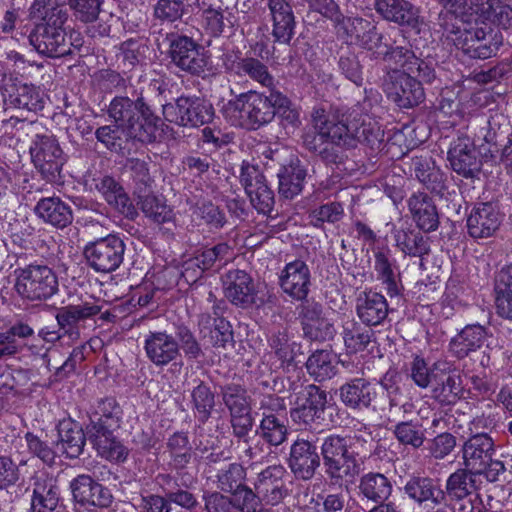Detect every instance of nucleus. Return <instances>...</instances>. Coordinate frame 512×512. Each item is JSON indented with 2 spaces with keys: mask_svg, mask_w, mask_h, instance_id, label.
<instances>
[{
  "mask_svg": "<svg viewBox=\"0 0 512 512\" xmlns=\"http://www.w3.org/2000/svg\"><path fill=\"white\" fill-rule=\"evenodd\" d=\"M311 118L314 132L304 135V145L328 164L342 161V149L356 148L358 143L374 148L383 138L379 123L359 109L340 114L321 105L313 108Z\"/></svg>",
  "mask_w": 512,
  "mask_h": 512,
  "instance_id": "1",
  "label": "nucleus"
},
{
  "mask_svg": "<svg viewBox=\"0 0 512 512\" xmlns=\"http://www.w3.org/2000/svg\"><path fill=\"white\" fill-rule=\"evenodd\" d=\"M114 123L138 136V142L152 143L157 138L160 119L155 116L142 96H115L108 107Z\"/></svg>",
  "mask_w": 512,
  "mask_h": 512,
  "instance_id": "2",
  "label": "nucleus"
},
{
  "mask_svg": "<svg viewBox=\"0 0 512 512\" xmlns=\"http://www.w3.org/2000/svg\"><path fill=\"white\" fill-rule=\"evenodd\" d=\"M331 409L327 391L317 385L308 384L295 393L290 417L295 424L312 428L315 425H325L326 414Z\"/></svg>",
  "mask_w": 512,
  "mask_h": 512,
  "instance_id": "3",
  "label": "nucleus"
},
{
  "mask_svg": "<svg viewBox=\"0 0 512 512\" xmlns=\"http://www.w3.org/2000/svg\"><path fill=\"white\" fill-rule=\"evenodd\" d=\"M55 19L47 23H35L33 30L29 35V42L35 50L47 57L61 58L73 54L75 49H79L80 44H74L71 36L68 38L64 29L68 17L58 14Z\"/></svg>",
  "mask_w": 512,
  "mask_h": 512,
  "instance_id": "4",
  "label": "nucleus"
},
{
  "mask_svg": "<svg viewBox=\"0 0 512 512\" xmlns=\"http://www.w3.org/2000/svg\"><path fill=\"white\" fill-rule=\"evenodd\" d=\"M169 54L171 61L182 71L204 77L208 72L209 58L204 49L191 37L169 34Z\"/></svg>",
  "mask_w": 512,
  "mask_h": 512,
  "instance_id": "5",
  "label": "nucleus"
},
{
  "mask_svg": "<svg viewBox=\"0 0 512 512\" xmlns=\"http://www.w3.org/2000/svg\"><path fill=\"white\" fill-rule=\"evenodd\" d=\"M320 450V458L323 460L325 474L329 479L339 482L358 474V469L352 462V456L349 455L344 436L328 435L323 439Z\"/></svg>",
  "mask_w": 512,
  "mask_h": 512,
  "instance_id": "6",
  "label": "nucleus"
},
{
  "mask_svg": "<svg viewBox=\"0 0 512 512\" xmlns=\"http://www.w3.org/2000/svg\"><path fill=\"white\" fill-rule=\"evenodd\" d=\"M121 424L108 421L104 423L101 418L90 417L86 425L87 439L97 451V454L112 462H124L129 454L128 449L114 435V432L120 428Z\"/></svg>",
  "mask_w": 512,
  "mask_h": 512,
  "instance_id": "7",
  "label": "nucleus"
},
{
  "mask_svg": "<svg viewBox=\"0 0 512 512\" xmlns=\"http://www.w3.org/2000/svg\"><path fill=\"white\" fill-rule=\"evenodd\" d=\"M30 154L35 168L43 179L52 183L60 179L65 158L57 139L53 135L37 134L30 146Z\"/></svg>",
  "mask_w": 512,
  "mask_h": 512,
  "instance_id": "8",
  "label": "nucleus"
},
{
  "mask_svg": "<svg viewBox=\"0 0 512 512\" xmlns=\"http://www.w3.org/2000/svg\"><path fill=\"white\" fill-rule=\"evenodd\" d=\"M213 115L212 105L196 96H181L175 103L163 105L164 118L179 126H202L210 122Z\"/></svg>",
  "mask_w": 512,
  "mask_h": 512,
  "instance_id": "9",
  "label": "nucleus"
},
{
  "mask_svg": "<svg viewBox=\"0 0 512 512\" xmlns=\"http://www.w3.org/2000/svg\"><path fill=\"white\" fill-rule=\"evenodd\" d=\"M17 292L29 300H46L58 290V280L46 265H29L21 270L15 284Z\"/></svg>",
  "mask_w": 512,
  "mask_h": 512,
  "instance_id": "10",
  "label": "nucleus"
},
{
  "mask_svg": "<svg viewBox=\"0 0 512 512\" xmlns=\"http://www.w3.org/2000/svg\"><path fill=\"white\" fill-rule=\"evenodd\" d=\"M422 83V80L404 71L390 69L384 77L383 89L398 107L411 108L424 100Z\"/></svg>",
  "mask_w": 512,
  "mask_h": 512,
  "instance_id": "11",
  "label": "nucleus"
},
{
  "mask_svg": "<svg viewBox=\"0 0 512 512\" xmlns=\"http://www.w3.org/2000/svg\"><path fill=\"white\" fill-rule=\"evenodd\" d=\"M125 245L116 235H108L88 244L84 254L88 265L96 272L110 273L119 268L123 262Z\"/></svg>",
  "mask_w": 512,
  "mask_h": 512,
  "instance_id": "12",
  "label": "nucleus"
},
{
  "mask_svg": "<svg viewBox=\"0 0 512 512\" xmlns=\"http://www.w3.org/2000/svg\"><path fill=\"white\" fill-rule=\"evenodd\" d=\"M453 41L455 46L469 57L488 59L496 55L502 45V36L492 29H463L455 32Z\"/></svg>",
  "mask_w": 512,
  "mask_h": 512,
  "instance_id": "13",
  "label": "nucleus"
},
{
  "mask_svg": "<svg viewBox=\"0 0 512 512\" xmlns=\"http://www.w3.org/2000/svg\"><path fill=\"white\" fill-rule=\"evenodd\" d=\"M403 495L420 509L442 507L440 479L425 474H411L401 488Z\"/></svg>",
  "mask_w": 512,
  "mask_h": 512,
  "instance_id": "14",
  "label": "nucleus"
},
{
  "mask_svg": "<svg viewBox=\"0 0 512 512\" xmlns=\"http://www.w3.org/2000/svg\"><path fill=\"white\" fill-rule=\"evenodd\" d=\"M321 458L316 442L298 437L290 446L288 467L298 480H311L320 468Z\"/></svg>",
  "mask_w": 512,
  "mask_h": 512,
  "instance_id": "15",
  "label": "nucleus"
},
{
  "mask_svg": "<svg viewBox=\"0 0 512 512\" xmlns=\"http://www.w3.org/2000/svg\"><path fill=\"white\" fill-rule=\"evenodd\" d=\"M239 178L255 209L263 214L270 212L274 204V194L260 168L244 161Z\"/></svg>",
  "mask_w": 512,
  "mask_h": 512,
  "instance_id": "16",
  "label": "nucleus"
},
{
  "mask_svg": "<svg viewBox=\"0 0 512 512\" xmlns=\"http://www.w3.org/2000/svg\"><path fill=\"white\" fill-rule=\"evenodd\" d=\"M269 94L249 90L250 116L252 121V130L270 123L277 112L285 111L289 108L290 100L276 89H268Z\"/></svg>",
  "mask_w": 512,
  "mask_h": 512,
  "instance_id": "17",
  "label": "nucleus"
},
{
  "mask_svg": "<svg viewBox=\"0 0 512 512\" xmlns=\"http://www.w3.org/2000/svg\"><path fill=\"white\" fill-rule=\"evenodd\" d=\"M224 295L231 304L242 309L259 307L264 303L258 296L253 278L244 270H232L226 274Z\"/></svg>",
  "mask_w": 512,
  "mask_h": 512,
  "instance_id": "18",
  "label": "nucleus"
},
{
  "mask_svg": "<svg viewBox=\"0 0 512 512\" xmlns=\"http://www.w3.org/2000/svg\"><path fill=\"white\" fill-rule=\"evenodd\" d=\"M299 319L303 335L310 341H329L336 335L334 324L325 317L323 306L316 301L306 300L301 304Z\"/></svg>",
  "mask_w": 512,
  "mask_h": 512,
  "instance_id": "19",
  "label": "nucleus"
},
{
  "mask_svg": "<svg viewBox=\"0 0 512 512\" xmlns=\"http://www.w3.org/2000/svg\"><path fill=\"white\" fill-rule=\"evenodd\" d=\"M479 474L463 467L451 473L443 486L440 482V498L442 507L454 509L455 504L460 503L474 492L480 485L478 484Z\"/></svg>",
  "mask_w": 512,
  "mask_h": 512,
  "instance_id": "20",
  "label": "nucleus"
},
{
  "mask_svg": "<svg viewBox=\"0 0 512 512\" xmlns=\"http://www.w3.org/2000/svg\"><path fill=\"white\" fill-rule=\"evenodd\" d=\"M143 348L147 359L157 368H164L181 356L177 339L166 331H149Z\"/></svg>",
  "mask_w": 512,
  "mask_h": 512,
  "instance_id": "21",
  "label": "nucleus"
},
{
  "mask_svg": "<svg viewBox=\"0 0 512 512\" xmlns=\"http://www.w3.org/2000/svg\"><path fill=\"white\" fill-rule=\"evenodd\" d=\"M384 60L395 65L393 69H399L409 75H413L424 83H432L436 78L432 64L418 58L408 47L393 46L383 53Z\"/></svg>",
  "mask_w": 512,
  "mask_h": 512,
  "instance_id": "22",
  "label": "nucleus"
},
{
  "mask_svg": "<svg viewBox=\"0 0 512 512\" xmlns=\"http://www.w3.org/2000/svg\"><path fill=\"white\" fill-rule=\"evenodd\" d=\"M70 489L74 501L85 508H108L113 502L110 489L87 474H81L72 479Z\"/></svg>",
  "mask_w": 512,
  "mask_h": 512,
  "instance_id": "23",
  "label": "nucleus"
},
{
  "mask_svg": "<svg viewBox=\"0 0 512 512\" xmlns=\"http://www.w3.org/2000/svg\"><path fill=\"white\" fill-rule=\"evenodd\" d=\"M461 452L463 466L479 474L496 453L495 441L487 432L475 431L464 441Z\"/></svg>",
  "mask_w": 512,
  "mask_h": 512,
  "instance_id": "24",
  "label": "nucleus"
},
{
  "mask_svg": "<svg viewBox=\"0 0 512 512\" xmlns=\"http://www.w3.org/2000/svg\"><path fill=\"white\" fill-rule=\"evenodd\" d=\"M278 284L290 298L305 302L311 285L308 265L299 259L286 263L279 275Z\"/></svg>",
  "mask_w": 512,
  "mask_h": 512,
  "instance_id": "25",
  "label": "nucleus"
},
{
  "mask_svg": "<svg viewBox=\"0 0 512 512\" xmlns=\"http://www.w3.org/2000/svg\"><path fill=\"white\" fill-rule=\"evenodd\" d=\"M286 477L287 471L283 465L268 466L258 474L254 483L255 491L266 504L277 505L289 493Z\"/></svg>",
  "mask_w": 512,
  "mask_h": 512,
  "instance_id": "26",
  "label": "nucleus"
},
{
  "mask_svg": "<svg viewBox=\"0 0 512 512\" xmlns=\"http://www.w3.org/2000/svg\"><path fill=\"white\" fill-rule=\"evenodd\" d=\"M100 311L101 306L91 302H83L77 305H67L58 308L55 319L59 331L71 339H78L81 323L93 318Z\"/></svg>",
  "mask_w": 512,
  "mask_h": 512,
  "instance_id": "27",
  "label": "nucleus"
},
{
  "mask_svg": "<svg viewBox=\"0 0 512 512\" xmlns=\"http://www.w3.org/2000/svg\"><path fill=\"white\" fill-rule=\"evenodd\" d=\"M104 0H67L75 19L90 24L87 33L92 38L105 37L110 33V25L99 18Z\"/></svg>",
  "mask_w": 512,
  "mask_h": 512,
  "instance_id": "28",
  "label": "nucleus"
},
{
  "mask_svg": "<svg viewBox=\"0 0 512 512\" xmlns=\"http://www.w3.org/2000/svg\"><path fill=\"white\" fill-rule=\"evenodd\" d=\"M375 11L386 21L399 26L416 28L420 11L408 0H374Z\"/></svg>",
  "mask_w": 512,
  "mask_h": 512,
  "instance_id": "29",
  "label": "nucleus"
},
{
  "mask_svg": "<svg viewBox=\"0 0 512 512\" xmlns=\"http://www.w3.org/2000/svg\"><path fill=\"white\" fill-rule=\"evenodd\" d=\"M489 336L488 329L478 323L468 324L450 339L448 350L462 360L478 351Z\"/></svg>",
  "mask_w": 512,
  "mask_h": 512,
  "instance_id": "30",
  "label": "nucleus"
},
{
  "mask_svg": "<svg viewBox=\"0 0 512 512\" xmlns=\"http://www.w3.org/2000/svg\"><path fill=\"white\" fill-rule=\"evenodd\" d=\"M388 311L386 298L378 292L364 291L356 299V314L365 326L382 324L388 316Z\"/></svg>",
  "mask_w": 512,
  "mask_h": 512,
  "instance_id": "31",
  "label": "nucleus"
},
{
  "mask_svg": "<svg viewBox=\"0 0 512 512\" xmlns=\"http://www.w3.org/2000/svg\"><path fill=\"white\" fill-rule=\"evenodd\" d=\"M339 398L347 408L362 411L371 408L376 391L367 379L353 378L340 386Z\"/></svg>",
  "mask_w": 512,
  "mask_h": 512,
  "instance_id": "32",
  "label": "nucleus"
},
{
  "mask_svg": "<svg viewBox=\"0 0 512 512\" xmlns=\"http://www.w3.org/2000/svg\"><path fill=\"white\" fill-rule=\"evenodd\" d=\"M392 479L380 472H368L359 478L357 494L371 503L390 502L393 493Z\"/></svg>",
  "mask_w": 512,
  "mask_h": 512,
  "instance_id": "33",
  "label": "nucleus"
},
{
  "mask_svg": "<svg viewBox=\"0 0 512 512\" xmlns=\"http://www.w3.org/2000/svg\"><path fill=\"white\" fill-rule=\"evenodd\" d=\"M277 177L279 180V194L286 199H293L300 194L303 189L306 169L302 166L297 156L290 155V157L281 164L277 172Z\"/></svg>",
  "mask_w": 512,
  "mask_h": 512,
  "instance_id": "34",
  "label": "nucleus"
},
{
  "mask_svg": "<svg viewBox=\"0 0 512 512\" xmlns=\"http://www.w3.org/2000/svg\"><path fill=\"white\" fill-rule=\"evenodd\" d=\"M97 191L107 203L113 206L126 219L135 220L138 212L123 187L111 176H104L95 184Z\"/></svg>",
  "mask_w": 512,
  "mask_h": 512,
  "instance_id": "35",
  "label": "nucleus"
},
{
  "mask_svg": "<svg viewBox=\"0 0 512 512\" xmlns=\"http://www.w3.org/2000/svg\"><path fill=\"white\" fill-rule=\"evenodd\" d=\"M4 101L19 110L37 113L44 108V99L37 87L26 83H14L4 88Z\"/></svg>",
  "mask_w": 512,
  "mask_h": 512,
  "instance_id": "36",
  "label": "nucleus"
},
{
  "mask_svg": "<svg viewBox=\"0 0 512 512\" xmlns=\"http://www.w3.org/2000/svg\"><path fill=\"white\" fill-rule=\"evenodd\" d=\"M448 160L452 169L464 177H471L478 169L475 146L466 136L458 137L452 142L448 151Z\"/></svg>",
  "mask_w": 512,
  "mask_h": 512,
  "instance_id": "37",
  "label": "nucleus"
},
{
  "mask_svg": "<svg viewBox=\"0 0 512 512\" xmlns=\"http://www.w3.org/2000/svg\"><path fill=\"white\" fill-rule=\"evenodd\" d=\"M86 431L71 420H63L58 425L56 446L69 459L78 458L86 443Z\"/></svg>",
  "mask_w": 512,
  "mask_h": 512,
  "instance_id": "38",
  "label": "nucleus"
},
{
  "mask_svg": "<svg viewBox=\"0 0 512 512\" xmlns=\"http://www.w3.org/2000/svg\"><path fill=\"white\" fill-rule=\"evenodd\" d=\"M268 345L280 361L282 368L296 366L297 363L301 362V360L298 359L303 355L300 351L301 345L290 340L289 333L286 329H279L272 332L268 338Z\"/></svg>",
  "mask_w": 512,
  "mask_h": 512,
  "instance_id": "39",
  "label": "nucleus"
},
{
  "mask_svg": "<svg viewBox=\"0 0 512 512\" xmlns=\"http://www.w3.org/2000/svg\"><path fill=\"white\" fill-rule=\"evenodd\" d=\"M451 363L445 360H437L428 366L425 359L415 356L410 364V377L419 388H427L433 382H438L441 376L449 373Z\"/></svg>",
  "mask_w": 512,
  "mask_h": 512,
  "instance_id": "40",
  "label": "nucleus"
},
{
  "mask_svg": "<svg viewBox=\"0 0 512 512\" xmlns=\"http://www.w3.org/2000/svg\"><path fill=\"white\" fill-rule=\"evenodd\" d=\"M495 305L497 314L512 321V262L503 266L495 280Z\"/></svg>",
  "mask_w": 512,
  "mask_h": 512,
  "instance_id": "41",
  "label": "nucleus"
},
{
  "mask_svg": "<svg viewBox=\"0 0 512 512\" xmlns=\"http://www.w3.org/2000/svg\"><path fill=\"white\" fill-rule=\"evenodd\" d=\"M230 94L234 98L228 100L222 107V114L224 118L235 127H240L248 130H252V121L250 116L249 105V92H243L236 94L232 88H230Z\"/></svg>",
  "mask_w": 512,
  "mask_h": 512,
  "instance_id": "42",
  "label": "nucleus"
},
{
  "mask_svg": "<svg viewBox=\"0 0 512 512\" xmlns=\"http://www.w3.org/2000/svg\"><path fill=\"white\" fill-rule=\"evenodd\" d=\"M95 137L106 149L114 153H124L131 141H138V136L130 134L116 123L96 129Z\"/></svg>",
  "mask_w": 512,
  "mask_h": 512,
  "instance_id": "43",
  "label": "nucleus"
},
{
  "mask_svg": "<svg viewBox=\"0 0 512 512\" xmlns=\"http://www.w3.org/2000/svg\"><path fill=\"white\" fill-rule=\"evenodd\" d=\"M232 72L239 76H248L254 82L267 89H275L274 77L270 74L268 67L259 59L254 57L240 58L232 65Z\"/></svg>",
  "mask_w": 512,
  "mask_h": 512,
  "instance_id": "44",
  "label": "nucleus"
},
{
  "mask_svg": "<svg viewBox=\"0 0 512 512\" xmlns=\"http://www.w3.org/2000/svg\"><path fill=\"white\" fill-rule=\"evenodd\" d=\"M256 432L267 444L277 447L287 440V420L277 413L263 412V418Z\"/></svg>",
  "mask_w": 512,
  "mask_h": 512,
  "instance_id": "45",
  "label": "nucleus"
},
{
  "mask_svg": "<svg viewBox=\"0 0 512 512\" xmlns=\"http://www.w3.org/2000/svg\"><path fill=\"white\" fill-rule=\"evenodd\" d=\"M344 438L349 455L352 456V462L356 465L359 473L364 459L372 452L373 437L370 427L360 423V427L355 429L352 435L344 436Z\"/></svg>",
  "mask_w": 512,
  "mask_h": 512,
  "instance_id": "46",
  "label": "nucleus"
},
{
  "mask_svg": "<svg viewBox=\"0 0 512 512\" xmlns=\"http://www.w3.org/2000/svg\"><path fill=\"white\" fill-rule=\"evenodd\" d=\"M342 338L347 352L356 354L368 348L375 338V332L354 320H349L343 324Z\"/></svg>",
  "mask_w": 512,
  "mask_h": 512,
  "instance_id": "47",
  "label": "nucleus"
},
{
  "mask_svg": "<svg viewBox=\"0 0 512 512\" xmlns=\"http://www.w3.org/2000/svg\"><path fill=\"white\" fill-rule=\"evenodd\" d=\"M216 396L211 387L204 381H199L190 392V402L195 418L202 424L211 417L216 405Z\"/></svg>",
  "mask_w": 512,
  "mask_h": 512,
  "instance_id": "48",
  "label": "nucleus"
},
{
  "mask_svg": "<svg viewBox=\"0 0 512 512\" xmlns=\"http://www.w3.org/2000/svg\"><path fill=\"white\" fill-rule=\"evenodd\" d=\"M391 431L400 445L415 450L421 448L426 440V429L418 419L400 421Z\"/></svg>",
  "mask_w": 512,
  "mask_h": 512,
  "instance_id": "49",
  "label": "nucleus"
},
{
  "mask_svg": "<svg viewBox=\"0 0 512 512\" xmlns=\"http://www.w3.org/2000/svg\"><path fill=\"white\" fill-rule=\"evenodd\" d=\"M434 383L432 397L442 405L455 403L463 394L461 376L452 369Z\"/></svg>",
  "mask_w": 512,
  "mask_h": 512,
  "instance_id": "50",
  "label": "nucleus"
},
{
  "mask_svg": "<svg viewBox=\"0 0 512 512\" xmlns=\"http://www.w3.org/2000/svg\"><path fill=\"white\" fill-rule=\"evenodd\" d=\"M306 369L315 381L331 379L337 372L335 355L330 350H316L308 357Z\"/></svg>",
  "mask_w": 512,
  "mask_h": 512,
  "instance_id": "51",
  "label": "nucleus"
},
{
  "mask_svg": "<svg viewBox=\"0 0 512 512\" xmlns=\"http://www.w3.org/2000/svg\"><path fill=\"white\" fill-rule=\"evenodd\" d=\"M200 0H157L154 16L162 22H175L194 8H201Z\"/></svg>",
  "mask_w": 512,
  "mask_h": 512,
  "instance_id": "52",
  "label": "nucleus"
},
{
  "mask_svg": "<svg viewBox=\"0 0 512 512\" xmlns=\"http://www.w3.org/2000/svg\"><path fill=\"white\" fill-rule=\"evenodd\" d=\"M59 502V488L51 480L36 481L31 499V512H53Z\"/></svg>",
  "mask_w": 512,
  "mask_h": 512,
  "instance_id": "53",
  "label": "nucleus"
},
{
  "mask_svg": "<svg viewBox=\"0 0 512 512\" xmlns=\"http://www.w3.org/2000/svg\"><path fill=\"white\" fill-rule=\"evenodd\" d=\"M413 220L417 224H438L439 215L432 198L425 192H416L408 200Z\"/></svg>",
  "mask_w": 512,
  "mask_h": 512,
  "instance_id": "54",
  "label": "nucleus"
},
{
  "mask_svg": "<svg viewBox=\"0 0 512 512\" xmlns=\"http://www.w3.org/2000/svg\"><path fill=\"white\" fill-rule=\"evenodd\" d=\"M35 211L40 219L48 224H71L72 213L59 198H45L38 202Z\"/></svg>",
  "mask_w": 512,
  "mask_h": 512,
  "instance_id": "55",
  "label": "nucleus"
},
{
  "mask_svg": "<svg viewBox=\"0 0 512 512\" xmlns=\"http://www.w3.org/2000/svg\"><path fill=\"white\" fill-rule=\"evenodd\" d=\"M167 449L170 453V465L173 469L182 470L190 463L192 447L187 433H173L167 440Z\"/></svg>",
  "mask_w": 512,
  "mask_h": 512,
  "instance_id": "56",
  "label": "nucleus"
},
{
  "mask_svg": "<svg viewBox=\"0 0 512 512\" xmlns=\"http://www.w3.org/2000/svg\"><path fill=\"white\" fill-rule=\"evenodd\" d=\"M422 227L423 226H409L398 232L396 236L397 243L402 247L405 253L422 257L430 251V246L423 235Z\"/></svg>",
  "mask_w": 512,
  "mask_h": 512,
  "instance_id": "57",
  "label": "nucleus"
},
{
  "mask_svg": "<svg viewBox=\"0 0 512 512\" xmlns=\"http://www.w3.org/2000/svg\"><path fill=\"white\" fill-rule=\"evenodd\" d=\"M148 51L143 39L130 38L119 44L116 57L125 68L132 69L145 61Z\"/></svg>",
  "mask_w": 512,
  "mask_h": 512,
  "instance_id": "58",
  "label": "nucleus"
},
{
  "mask_svg": "<svg viewBox=\"0 0 512 512\" xmlns=\"http://www.w3.org/2000/svg\"><path fill=\"white\" fill-rule=\"evenodd\" d=\"M348 21H351L352 25L360 26L363 29L368 28L360 39L363 48L383 57L385 50L391 47L392 43L388 42L386 35L379 33L376 26H371L369 21L360 17L349 18Z\"/></svg>",
  "mask_w": 512,
  "mask_h": 512,
  "instance_id": "59",
  "label": "nucleus"
},
{
  "mask_svg": "<svg viewBox=\"0 0 512 512\" xmlns=\"http://www.w3.org/2000/svg\"><path fill=\"white\" fill-rule=\"evenodd\" d=\"M220 395L229 414L252 408L247 389L239 383L231 382L221 386Z\"/></svg>",
  "mask_w": 512,
  "mask_h": 512,
  "instance_id": "60",
  "label": "nucleus"
},
{
  "mask_svg": "<svg viewBox=\"0 0 512 512\" xmlns=\"http://www.w3.org/2000/svg\"><path fill=\"white\" fill-rule=\"evenodd\" d=\"M143 213L151 221L157 224H164L172 220V211L160 198L155 196L152 191L137 195Z\"/></svg>",
  "mask_w": 512,
  "mask_h": 512,
  "instance_id": "61",
  "label": "nucleus"
},
{
  "mask_svg": "<svg viewBox=\"0 0 512 512\" xmlns=\"http://www.w3.org/2000/svg\"><path fill=\"white\" fill-rule=\"evenodd\" d=\"M216 478L221 491L234 494L245 486L246 470L239 463H230L218 471Z\"/></svg>",
  "mask_w": 512,
  "mask_h": 512,
  "instance_id": "62",
  "label": "nucleus"
},
{
  "mask_svg": "<svg viewBox=\"0 0 512 512\" xmlns=\"http://www.w3.org/2000/svg\"><path fill=\"white\" fill-rule=\"evenodd\" d=\"M202 9V20L205 29L213 36H219L224 31L226 22L231 24L228 18L230 12L227 8H223L221 5L215 7L213 5L206 6L204 0H200Z\"/></svg>",
  "mask_w": 512,
  "mask_h": 512,
  "instance_id": "63",
  "label": "nucleus"
},
{
  "mask_svg": "<svg viewBox=\"0 0 512 512\" xmlns=\"http://www.w3.org/2000/svg\"><path fill=\"white\" fill-rule=\"evenodd\" d=\"M28 12L30 20L35 23L51 22L56 14L68 17L66 10L58 6L55 0H33Z\"/></svg>",
  "mask_w": 512,
  "mask_h": 512,
  "instance_id": "64",
  "label": "nucleus"
}]
</instances>
